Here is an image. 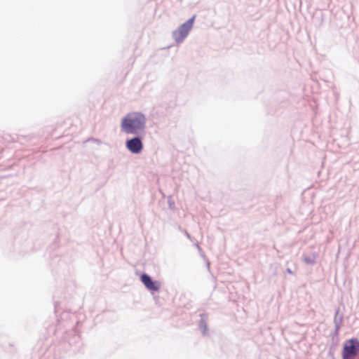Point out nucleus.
<instances>
[{"mask_svg": "<svg viewBox=\"0 0 359 359\" xmlns=\"http://www.w3.org/2000/svg\"><path fill=\"white\" fill-rule=\"evenodd\" d=\"M147 117L140 111L127 114L121 121V131L127 135H140L145 133Z\"/></svg>", "mask_w": 359, "mask_h": 359, "instance_id": "1", "label": "nucleus"}, {"mask_svg": "<svg viewBox=\"0 0 359 359\" xmlns=\"http://www.w3.org/2000/svg\"><path fill=\"white\" fill-rule=\"evenodd\" d=\"M339 311H337L335 313V316L334 319V333L335 334H338L339 330L341 327V325L342 323V316H339Z\"/></svg>", "mask_w": 359, "mask_h": 359, "instance_id": "6", "label": "nucleus"}, {"mask_svg": "<svg viewBox=\"0 0 359 359\" xmlns=\"http://www.w3.org/2000/svg\"><path fill=\"white\" fill-rule=\"evenodd\" d=\"M316 255L312 254L310 255H304L303 260L307 264L313 265L316 263Z\"/></svg>", "mask_w": 359, "mask_h": 359, "instance_id": "7", "label": "nucleus"}, {"mask_svg": "<svg viewBox=\"0 0 359 359\" xmlns=\"http://www.w3.org/2000/svg\"><path fill=\"white\" fill-rule=\"evenodd\" d=\"M184 233H185V236L187 237V238H189V240L191 241V236L187 231H184Z\"/></svg>", "mask_w": 359, "mask_h": 359, "instance_id": "9", "label": "nucleus"}, {"mask_svg": "<svg viewBox=\"0 0 359 359\" xmlns=\"http://www.w3.org/2000/svg\"><path fill=\"white\" fill-rule=\"evenodd\" d=\"M141 281L145 287L152 291H158L160 289V283L153 280L150 276L147 273H142L140 277Z\"/></svg>", "mask_w": 359, "mask_h": 359, "instance_id": "5", "label": "nucleus"}, {"mask_svg": "<svg viewBox=\"0 0 359 359\" xmlns=\"http://www.w3.org/2000/svg\"><path fill=\"white\" fill-rule=\"evenodd\" d=\"M195 245L197 248L198 252H201L202 250H201V247L199 246V245L198 243H196Z\"/></svg>", "mask_w": 359, "mask_h": 359, "instance_id": "10", "label": "nucleus"}, {"mask_svg": "<svg viewBox=\"0 0 359 359\" xmlns=\"http://www.w3.org/2000/svg\"><path fill=\"white\" fill-rule=\"evenodd\" d=\"M195 16H193L185 22L178 27L172 33L173 39L177 43H181L188 36L189 32L193 27Z\"/></svg>", "mask_w": 359, "mask_h": 359, "instance_id": "2", "label": "nucleus"}, {"mask_svg": "<svg viewBox=\"0 0 359 359\" xmlns=\"http://www.w3.org/2000/svg\"><path fill=\"white\" fill-rule=\"evenodd\" d=\"M343 359H359V341L351 339L344 344L342 352Z\"/></svg>", "mask_w": 359, "mask_h": 359, "instance_id": "3", "label": "nucleus"}, {"mask_svg": "<svg viewBox=\"0 0 359 359\" xmlns=\"http://www.w3.org/2000/svg\"><path fill=\"white\" fill-rule=\"evenodd\" d=\"M287 272L290 274H293V272L292 271V270L290 269H287Z\"/></svg>", "mask_w": 359, "mask_h": 359, "instance_id": "11", "label": "nucleus"}, {"mask_svg": "<svg viewBox=\"0 0 359 359\" xmlns=\"http://www.w3.org/2000/svg\"><path fill=\"white\" fill-rule=\"evenodd\" d=\"M169 205H170V208H172V203L170 201H169Z\"/></svg>", "mask_w": 359, "mask_h": 359, "instance_id": "12", "label": "nucleus"}, {"mask_svg": "<svg viewBox=\"0 0 359 359\" xmlns=\"http://www.w3.org/2000/svg\"><path fill=\"white\" fill-rule=\"evenodd\" d=\"M200 329L201 330V332L203 333V334H205L206 332H207V325L205 323V322L203 320V319H202L201 320V323H200Z\"/></svg>", "mask_w": 359, "mask_h": 359, "instance_id": "8", "label": "nucleus"}, {"mask_svg": "<svg viewBox=\"0 0 359 359\" xmlns=\"http://www.w3.org/2000/svg\"><path fill=\"white\" fill-rule=\"evenodd\" d=\"M134 136L126 141V149L132 154H138L144 148L142 137L140 135H133Z\"/></svg>", "mask_w": 359, "mask_h": 359, "instance_id": "4", "label": "nucleus"}]
</instances>
